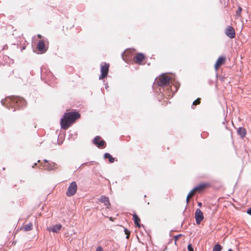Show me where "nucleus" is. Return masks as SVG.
<instances>
[{
  "label": "nucleus",
  "instance_id": "obj_1",
  "mask_svg": "<svg viewBox=\"0 0 251 251\" xmlns=\"http://www.w3.org/2000/svg\"><path fill=\"white\" fill-rule=\"evenodd\" d=\"M80 117V114L76 112H70L64 113L60 121L61 127L64 130L67 129L77 119Z\"/></svg>",
  "mask_w": 251,
  "mask_h": 251
},
{
  "label": "nucleus",
  "instance_id": "obj_2",
  "mask_svg": "<svg viewBox=\"0 0 251 251\" xmlns=\"http://www.w3.org/2000/svg\"><path fill=\"white\" fill-rule=\"evenodd\" d=\"M7 103L6 106L9 108L10 107L14 108V110L16 108H19L23 103L24 100L23 98L17 96H11L6 98L5 100Z\"/></svg>",
  "mask_w": 251,
  "mask_h": 251
},
{
  "label": "nucleus",
  "instance_id": "obj_3",
  "mask_svg": "<svg viewBox=\"0 0 251 251\" xmlns=\"http://www.w3.org/2000/svg\"><path fill=\"white\" fill-rule=\"evenodd\" d=\"M170 78L167 75L163 74L160 75L156 80V84L158 86L163 87L164 88L170 89Z\"/></svg>",
  "mask_w": 251,
  "mask_h": 251
},
{
  "label": "nucleus",
  "instance_id": "obj_4",
  "mask_svg": "<svg viewBox=\"0 0 251 251\" xmlns=\"http://www.w3.org/2000/svg\"><path fill=\"white\" fill-rule=\"evenodd\" d=\"M109 68L108 63H104L101 64L100 72L101 75L99 76L100 79H102L107 77Z\"/></svg>",
  "mask_w": 251,
  "mask_h": 251
},
{
  "label": "nucleus",
  "instance_id": "obj_5",
  "mask_svg": "<svg viewBox=\"0 0 251 251\" xmlns=\"http://www.w3.org/2000/svg\"><path fill=\"white\" fill-rule=\"evenodd\" d=\"M77 189V186L75 181L72 182L69 185L68 190L66 192V195L68 197H71L74 195Z\"/></svg>",
  "mask_w": 251,
  "mask_h": 251
},
{
  "label": "nucleus",
  "instance_id": "obj_6",
  "mask_svg": "<svg viewBox=\"0 0 251 251\" xmlns=\"http://www.w3.org/2000/svg\"><path fill=\"white\" fill-rule=\"evenodd\" d=\"M44 163H42L43 169L48 171H51L57 168V165L54 162L49 163L47 160H44Z\"/></svg>",
  "mask_w": 251,
  "mask_h": 251
},
{
  "label": "nucleus",
  "instance_id": "obj_7",
  "mask_svg": "<svg viewBox=\"0 0 251 251\" xmlns=\"http://www.w3.org/2000/svg\"><path fill=\"white\" fill-rule=\"evenodd\" d=\"M93 143L99 148H105L106 146L105 142L103 140H101V137L100 136H97L94 139Z\"/></svg>",
  "mask_w": 251,
  "mask_h": 251
},
{
  "label": "nucleus",
  "instance_id": "obj_8",
  "mask_svg": "<svg viewBox=\"0 0 251 251\" xmlns=\"http://www.w3.org/2000/svg\"><path fill=\"white\" fill-rule=\"evenodd\" d=\"M145 59V56L144 54L142 53H138L135 54L134 57V61L138 65H143L144 64L143 61Z\"/></svg>",
  "mask_w": 251,
  "mask_h": 251
},
{
  "label": "nucleus",
  "instance_id": "obj_9",
  "mask_svg": "<svg viewBox=\"0 0 251 251\" xmlns=\"http://www.w3.org/2000/svg\"><path fill=\"white\" fill-rule=\"evenodd\" d=\"M37 48L41 53H45L48 49V47L45 45V42L43 40H41L39 41Z\"/></svg>",
  "mask_w": 251,
  "mask_h": 251
},
{
  "label": "nucleus",
  "instance_id": "obj_10",
  "mask_svg": "<svg viewBox=\"0 0 251 251\" xmlns=\"http://www.w3.org/2000/svg\"><path fill=\"white\" fill-rule=\"evenodd\" d=\"M195 217L196 223L198 225L200 224L201 221L203 220L204 217L203 213L200 209H197L195 212Z\"/></svg>",
  "mask_w": 251,
  "mask_h": 251
},
{
  "label": "nucleus",
  "instance_id": "obj_11",
  "mask_svg": "<svg viewBox=\"0 0 251 251\" xmlns=\"http://www.w3.org/2000/svg\"><path fill=\"white\" fill-rule=\"evenodd\" d=\"M226 61V57L225 56H220L217 59L215 66L214 68L216 71H218L219 69V68L224 64Z\"/></svg>",
  "mask_w": 251,
  "mask_h": 251
},
{
  "label": "nucleus",
  "instance_id": "obj_12",
  "mask_svg": "<svg viewBox=\"0 0 251 251\" xmlns=\"http://www.w3.org/2000/svg\"><path fill=\"white\" fill-rule=\"evenodd\" d=\"M225 33L230 38H234L235 37L234 29L231 26H228L225 30Z\"/></svg>",
  "mask_w": 251,
  "mask_h": 251
},
{
  "label": "nucleus",
  "instance_id": "obj_13",
  "mask_svg": "<svg viewBox=\"0 0 251 251\" xmlns=\"http://www.w3.org/2000/svg\"><path fill=\"white\" fill-rule=\"evenodd\" d=\"M210 186V185L208 183H202L200 184L199 185H198L197 187H195L194 189L195 190V191L201 192L205 189L208 188Z\"/></svg>",
  "mask_w": 251,
  "mask_h": 251
},
{
  "label": "nucleus",
  "instance_id": "obj_14",
  "mask_svg": "<svg viewBox=\"0 0 251 251\" xmlns=\"http://www.w3.org/2000/svg\"><path fill=\"white\" fill-rule=\"evenodd\" d=\"M100 202L103 203L109 208L110 206V203L108 197L105 196H101L100 200Z\"/></svg>",
  "mask_w": 251,
  "mask_h": 251
},
{
  "label": "nucleus",
  "instance_id": "obj_15",
  "mask_svg": "<svg viewBox=\"0 0 251 251\" xmlns=\"http://www.w3.org/2000/svg\"><path fill=\"white\" fill-rule=\"evenodd\" d=\"M133 218L134 220V223L135 226L140 228L141 227V225L140 224V219L139 217L136 215V214L134 213L133 214Z\"/></svg>",
  "mask_w": 251,
  "mask_h": 251
},
{
  "label": "nucleus",
  "instance_id": "obj_16",
  "mask_svg": "<svg viewBox=\"0 0 251 251\" xmlns=\"http://www.w3.org/2000/svg\"><path fill=\"white\" fill-rule=\"evenodd\" d=\"M237 133L241 137L243 138L246 134V130L243 127H239L237 130Z\"/></svg>",
  "mask_w": 251,
  "mask_h": 251
},
{
  "label": "nucleus",
  "instance_id": "obj_17",
  "mask_svg": "<svg viewBox=\"0 0 251 251\" xmlns=\"http://www.w3.org/2000/svg\"><path fill=\"white\" fill-rule=\"evenodd\" d=\"M62 227V225L60 224L55 225L52 226L51 230L53 232H58Z\"/></svg>",
  "mask_w": 251,
  "mask_h": 251
},
{
  "label": "nucleus",
  "instance_id": "obj_18",
  "mask_svg": "<svg viewBox=\"0 0 251 251\" xmlns=\"http://www.w3.org/2000/svg\"><path fill=\"white\" fill-rule=\"evenodd\" d=\"M196 193L194 188L188 193L187 198H186V202L188 203L190 200L194 196L195 194Z\"/></svg>",
  "mask_w": 251,
  "mask_h": 251
},
{
  "label": "nucleus",
  "instance_id": "obj_19",
  "mask_svg": "<svg viewBox=\"0 0 251 251\" xmlns=\"http://www.w3.org/2000/svg\"><path fill=\"white\" fill-rule=\"evenodd\" d=\"M104 156L105 159H108L109 162L111 163H113L115 161L114 158L109 153H105Z\"/></svg>",
  "mask_w": 251,
  "mask_h": 251
},
{
  "label": "nucleus",
  "instance_id": "obj_20",
  "mask_svg": "<svg viewBox=\"0 0 251 251\" xmlns=\"http://www.w3.org/2000/svg\"><path fill=\"white\" fill-rule=\"evenodd\" d=\"M23 229L24 231H30L32 229V224L31 223H29L27 225L24 226L23 227Z\"/></svg>",
  "mask_w": 251,
  "mask_h": 251
},
{
  "label": "nucleus",
  "instance_id": "obj_21",
  "mask_svg": "<svg viewBox=\"0 0 251 251\" xmlns=\"http://www.w3.org/2000/svg\"><path fill=\"white\" fill-rule=\"evenodd\" d=\"M242 11V8L241 6H239L237 10L236 11V18H238L239 17H241V12Z\"/></svg>",
  "mask_w": 251,
  "mask_h": 251
},
{
  "label": "nucleus",
  "instance_id": "obj_22",
  "mask_svg": "<svg viewBox=\"0 0 251 251\" xmlns=\"http://www.w3.org/2000/svg\"><path fill=\"white\" fill-rule=\"evenodd\" d=\"M163 91H166L167 94L169 96H171L173 95L174 92L173 91L172 89V87L170 86V89H166L163 87Z\"/></svg>",
  "mask_w": 251,
  "mask_h": 251
},
{
  "label": "nucleus",
  "instance_id": "obj_23",
  "mask_svg": "<svg viewBox=\"0 0 251 251\" xmlns=\"http://www.w3.org/2000/svg\"><path fill=\"white\" fill-rule=\"evenodd\" d=\"M222 249V247L219 244H216L214 246L212 251H221Z\"/></svg>",
  "mask_w": 251,
  "mask_h": 251
},
{
  "label": "nucleus",
  "instance_id": "obj_24",
  "mask_svg": "<svg viewBox=\"0 0 251 251\" xmlns=\"http://www.w3.org/2000/svg\"><path fill=\"white\" fill-rule=\"evenodd\" d=\"M201 103V98H198L196 100H195L193 103V104L194 105H197L198 104H200Z\"/></svg>",
  "mask_w": 251,
  "mask_h": 251
},
{
  "label": "nucleus",
  "instance_id": "obj_25",
  "mask_svg": "<svg viewBox=\"0 0 251 251\" xmlns=\"http://www.w3.org/2000/svg\"><path fill=\"white\" fill-rule=\"evenodd\" d=\"M182 236V235L180 234H178L177 235H176L174 237V239H175V244L176 245V241L180 238Z\"/></svg>",
  "mask_w": 251,
  "mask_h": 251
},
{
  "label": "nucleus",
  "instance_id": "obj_26",
  "mask_svg": "<svg viewBox=\"0 0 251 251\" xmlns=\"http://www.w3.org/2000/svg\"><path fill=\"white\" fill-rule=\"evenodd\" d=\"M125 233L126 234V238L128 239L130 235V231H128L126 228L125 229Z\"/></svg>",
  "mask_w": 251,
  "mask_h": 251
},
{
  "label": "nucleus",
  "instance_id": "obj_27",
  "mask_svg": "<svg viewBox=\"0 0 251 251\" xmlns=\"http://www.w3.org/2000/svg\"><path fill=\"white\" fill-rule=\"evenodd\" d=\"M188 251H194L193 248L191 244H189L188 245Z\"/></svg>",
  "mask_w": 251,
  "mask_h": 251
},
{
  "label": "nucleus",
  "instance_id": "obj_28",
  "mask_svg": "<svg viewBox=\"0 0 251 251\" xmlns=\"http://www.w3.org/2000/svg\"><path fill=\"white\" fill-rule=\"evenodd\" d=\"M96 251H103V250L101 247H98L97 248Z\"/></svg>",
  "mask_w": 251,
  "mask_h": 251
},
{
  "label": "nucleus",
  "instance_id": "obj_29",
  "mask_svg": "<svg viewBox=\"0 0 251 251\" xmlns=\"http://www.w3.org/2000/svg\"><path fill=\"white\" fill-rule=\"evenodd\" d=\"M247 213L251 215V208L248 209Z\"/></svg>",
  "mask_w": 251,
  "mask_h": 251
},
{
  "label": "nucleus",
  "instance_id": "obj_30",
  "mask_svg": "<svg viewBox=\"0 0 251 251\" xmlns=\"http://www.w3.org/2000/svg\"><path fill=\"white\" fill-rule=\"evenodd\" d=\"M37 37L39 38H42V35H40V34H38L37 35Z\"/></svg>",
  "mask_w": 251,
  "mask_h": 251
},
{
  "label": "nucleus",
  "instance_id": "obj_31",
  "mask_svg": "<svg viewBox=\"0 0 251 251\" xmlns=\"http://www.w3.org/2000/svg\"><path fill=\"white\" fill-rule=\"evenodd\" d=\"M198 205H199L200 207H201V202H198Z\"/></svg>",
  "mask_w": 251,
  "mask_h": 251
},
{
  "label": "nucleus",
  "instance_id": "obj_32",
  "mask_svg": "<svg viewBox=\"0 0 251 251\" xmlns=\"http://www.w3.org/2000/svg\"><path fill=\"white\" fill-rule=\"evenodd\" d=\"M37 165V163H35L34 165L32 166L33 168H34L35 166Z\"/></svg>",
  "mask_w": 251,
  "mask_h": 251
},
{
  "label": "nucleus",
  "instance_id": "obj_33",
  "mask_svg": "<svg viewBox=\"0 0 251 251\" xmlns=\"http://www.w3.org/2000/svg\"><path fill=\"white\" fill-rule=\"evenodd\" d=\"M228 251H233L231 249L228 250Z\"/></svg>",
  "mask_w": 251,
  "mask_h": 251
}]
</instances>
